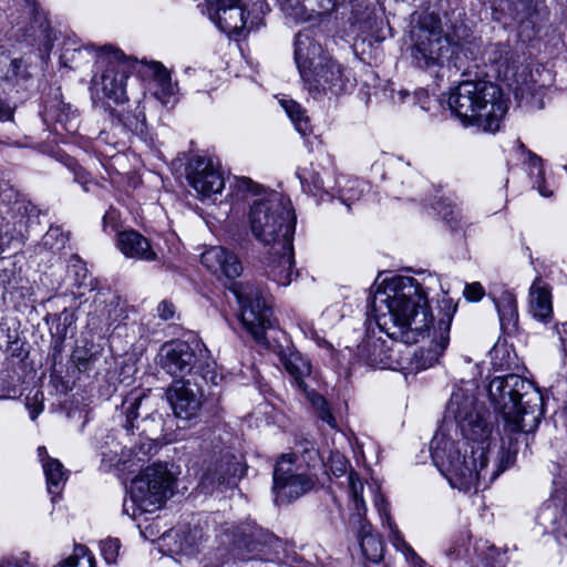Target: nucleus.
Listing matches in <instances>:
<instances>
[{
  "label": "nucleus",
  "mask_w": 567,
  "mask_h": 567,
  "mask_svg": "<svg viewBox=\"0 0 567 567\" xmlns=\"http://www.w3.org/2000/svg\"><path fill=\"white\" fill-rule=\"evenodd\" d=\"M489 401L505 420L506 441L488 467L492 423L489 413L468 390H455L447 404L446 414L452 416L466 443L449 436L443 429L431 442V455L439 471L453 488L463 492L486 488L498 475L513 465L518 452L519 437L535 431L543 417L544 405L539 390L532 381L518 374L494 378L488 384Z\"/></svg>",
  "instance_id": "1"
},
{
  "label": "nucleus",
  "mask_w": 567,
  "mask_h": 567,
  "mask_svg": "<svg viewBox=\"0 0 567 567\" xmlns=\"http://www.w3.org/2000/svg\"><path fill=\"white\" fill-rule=\"evenodd\" d=\"M442 317L433 327V316L427 297L419 281L412 277L393 278L384 290H378L373 297L372 310L381 332L391 344L380 337L367 336L359 346L360 358L370 367L396 370L404 360L396 342L413 344L432 336L427 349L429 365L437 361L450 341V328L457 306L444 296L441 300Z\"/></svg>",
  "instance_id": "2"
},
{
  "label": "nucleus",
  "mask_w": 567,
  "mask_h": 567,
  "mask_svg": "<svg viewBox=\"0 0 567 567\" xmlns=\"http://www.w3.org/2000/svg\"><path fill=\"white\" fill-rule=\"evenodd\" d=\"M447 104L465 126H475L487 133L501 128L508 109L502 89L485 80L461 82L451 90Z\"/></svg>",
  "instance_id": "3"
},
{
  "label": "nucleus",
  "mask_w": 567,
  "mask_h": 567,
  "mask_svg": "<svg viewBox=\"0 0 567 567\" xmlns=\"http://www.w3.org/2000/svg\"><path fill=\"white\" fill-rule=\"evenodd\" d=\"M295 60L305 87L315 100L332 99L346 91L349 79L344 68L322 50L309 32H299Z\"/></svg>",
  "instance_id": "4"
},
{
  "label": "nucleus",
  "mask_w": 567,
  "mask_h": 567,
  "mask_svg": "<svg viewBox=\"0 0 567 567\" xmlns=\"http://www.w3.org/2000/svg\"><path fill=\"white\" fill-rule=\"evenodd\" d=\"M248 224L252 236L265 246L288 248L293 241L296 216L290 200L277 192L250 204Z\"/></svg>",
  "instance_id": "5"
},
{
  "label": "nucleus",
  "mask_w": 567,
  "mask_h": 567,
  "mask_svg": "<svg viewBox=\"0 0 567 567\" xmlns=\"http://www.w3.org/2000/svg\"><path fill=\"white\" fill-rule=\"evenodd\" d=\"M484 59L494 68L497 79L506 82L519 105L532 110L544 107L546 86L537 83L527 65L516 64L509 45L489 44L484 51Z\"/></svg>",
  "instance_id": "6"
},
{
  "label": "nucleus",
  "mask_w": 567,
  "mask_h": 567,
  "mask_svg": "<svg viewBox=\"0 0 567 567\" xmlns=\"http://www.w3.org/2000/svg\"><path fill=\"white\" fill-rule=\"evenodd\" d=\"M158 364L169 375L217 384L215 363L210 360L207 348L196 342L190 344L182 340H173L163 344L158 352Z\"/></svg>",
  "instance_id": "7"
},
{
  "label": "nucleus",
  "mask_w": 567,
  "mask_h": 567,
  "mask_svg": "<svg viewBox=\"0 0 567 567\" xmlns=\"http://www.w3.org/2000/svg\"><path fill=\"white\" fill-rule=\"evenodd\" d=\"M175 477L165 464L155 463L144 468L130 485L132 517L153 513L173 495Z\"/></svg>",
  "instance_id": "8"
},
{
  "label": "nucleus",
  "mask_w": 567,
  "mask_h": 567,
  "mask_svg": "<svg viewBox=\"0 0 567 567\" xmlns=\"http://www.w3.org/2000/svg\"><path fill=\"white\" fill-rule=\"evenodd\" d=\"M412 62L420 69L442 66L452 47L458 43L443 35L441 21L434 16L424 17L412 31Z\"/></svg>",
  "instance_id": "9"
},
{
  "label": "nucleus",
  "mask_w": 567,
  "mask_h": 567,
  "mask_svg": "<svg viewBox=\"0 0 567 567\" xmlns=\"http://www.w3.org/2000/svg\"><path fill=\"white\" fill-rule=\"evenodd\" d=\"M230 291L239 303L243 326L257 342L266 344V330L272 327V312L261 292L250 282H233Z\"/></svg>",
  "instance_id": "10"
},
{
  "label": "nucleus",
  "mask_w": 567,
  "mask_h": 567,
  "mask_svg": "<svg viewBox=\"0 0 567 567\" xmlns=\"http://www.w3.org/2000/svg\"><path fill=\"white\" fill-rule=\"evenodd\" d=\"M97 63L102 74L95 83L101 86L104 97L115 104L127 101L125 82L134 69L133 61L116 49L102 47L97 52Z\"/></svg>",
  "instance_id": "11"
},
{
  "label": "nucleus",
  "mask_w": 567,
  "mask_h": 567,
  "mask_svg": "<svg viewBox=\"0 0 567 567\" xmlns=\"http://www.w3.org/2000/svg\"><path fill=\"white\" fill-rule=\"evenodd\" d=\"M316 486V478L305 467L297 463L295 454H282L274 470L272 489L277 502L295 501Z\"/></svg>",
  "instance_id": "12"
},
{
  "label": "nucleus",
  "mask_w": 567,
  "mask_h": 567,
  "mask_svg": "<svg viewBox=\"0 0 567 567\" xmlns=\"http://www.w3.org/2000/svg\"><path fill=\"white\" fill-rule=\"evenodd\" d=\"M244 472L245 468L236 454L229 447L220 449L214 452L213 460L203 474L202 484L206 488L233 487Z\"/></svg>",
  "instance_id": "13"
},
{
  "label": "nucleus",
  "mask_w": 567,
  "mask_h": 567,
  "mask_svg": "<svg viewBox=\"0 0 567 567\" xmlns=\"http://www.w3.org/2000/svg\"><path fill=\"white\" fill-rule=\"evenodd\" d=\"M203 382L194 378L177 380L167 389L166 398L176 417L190 420L202 408Z\"/></svg>",
  "instance_id": "14"
},
{
  "label": "nucleus",
  "mask_w": 567,
  "mask_h": 567,
  "mask_svg": "<svg viewBox=\"0 0 567 567\" xmlns=\"http://www.w3.org/2000/svg\"><path fill=\"white\" fill-rule=\"evenodd\" d=\"M187 179L192 187L203 197H212L219 194L225 181L221 173L214 166L210 159L196 157L188 165Z\"/></svg>",
  "instance_id": "15"
},
{
  "label": "nucleus",
  "mask_w": 567,
  "mask_h": 567,
  "mask_svg": "<svg viewBox=\"0 0 567 567\" xmlns=\"http://www.w3.org/2000/svg\"><path fill=\"white\" fill-rule=\"evenodd\" d=\"M210 19L223 32L237 35L241 34L244 31L250 32L251 30L258 29L261 23L260 17L258 14L251 16L250 12H246L241 2L219 12L212 13Z\"/></svg>",
  "instance_id": "16"
},
{
  "label": "nucleus",
  "mask_w": 567,
  "mask_h": 567,
  "mask_svg": "<svg viewBox=\"0 0 567 567\" xmlns=\"http://www.w3.org/2000/svg\"><path fill=\"white\" fill-rule=\"evenodd\" d=\"M200 261L214 275H221L229 279L241 274L243 267L238 257L221 246H212L200 256Z\"/></svg>",
  "instance_id": "17"
},
{
  "label": "nucleus",
  "mask_w": 567,
  "mask_h": 567,
  "mask_svg": "<svg viewBox=\"0 0 567 567\" xmlns=\"http://www.w3.org/2000/svg\"><path fill=\"white\" fill-rule=\"evenodd\" d=\"M349 527L357 532L362 555L367 560L379 563L383 557V543L380 537L373 534L372 526L363 517V513L352 514L349 519Z\"/></svg>",
  "instance_id": "18"
},
{
  "label": "nucleus",
  "mask_w": 567,
  "mask_h": 567,
  "mask_svg": "<svg viewBox=\"0 0 567 567\" xmlns=\"http://www.w3.org/2000/svg\"><path fill=\"white\" fill-rule=\"evenodd\" d=\"M116 247L127 258L153 261L157 257L150 240L134 229L120 231L116 236Z\"/></svg>",
  "instance_id": "19"
},
{
  "label": "nucleus",
  "mask_w": 567,
  "mask_h": 567,
  "mask_svg": "<svg viewBox=\"0 0 567 567\" xmlns=\"http://www.w3.org/2000/svg\"><path fill=\"white\" fill-rule=\"evenodd\" d=\"M274 252L267 265V276L279 286H288L297 272L293 270V247H272Z\"/></svg>",
  "instance_id": "20"
},
{
  "label": "nucleus",
  "mask_w": 567,
  "mask_h": 567,
  "mask_svg": "<svg viewBox=\"0 0 567 567\" xmlns=\"http://www.w3.org/2000/svg\"><path fill=\"white\" fill-rule=\"evenodd\" d=\"M491 297L496 307L503 332L507 334L516 333L518 330V309L515 293L501 289L491 291Z\"/></svg>",
  "instance_id": "21"
},
{
  "label": "nucleus",
  "mask_w": 567,
  "mask_h": 567,
  "mask_svg": "<svg viewBox=\"0 0 567 567\" xmlns=\"http://www.w3.org/2000/svg\"><path fill=\"white\" fill-rule=\"evenodd\" d=\"M529 311L536 320L547 323L553 318L550 286L536 278L529 288Z\"/></svg>",
  "instance_id": "22"
},
{
  "label": "nucleus",
  "mask_w": 567,
  "mask_h": 567,
  "mask_svg": "<svg viewBox=\"0 0 567 567\" xmlns=\"http://www.w3.org/2000/svg\"><path fill=\"white\" fill-rule=\"evenodd\" d=\"M279 360L285 367V370L293 379L297 386L306 391L303 379L311 372V364L299 351L293 347H287L278 352Z\"/></svg>",
  "instance_id": "23"
},
{
  "label": "nucleus",
  "mask_w": 567,
  "mask_h": 567,
  "mask_svg": "<svg viewBox=\"0 0 567 567\" xmlns=\"http://www.w3.org/2000/svg\"><path fill=\"white\" fill-rule=\"evenodd\" d=\"M276 537L260 527H251L248 532H243L237 536L236 545L245 548L250 554L262 553L266 547L272 546Z\"/></svg>",
  "instance_id": "24"
},
{
  "label": "nucleus",
  "mask_w": 567,
  "mask_h": 567,
  "mask_svg": "<svg viewBox=\"0 0 567 567\" xmlns=\"http://www.w3.org/2000/svg\"><path fill=\"white\" fill-rule=\"evenodd\" d=\"M43 472L47 478L48 492L53 495L52 501H54L66 481V473L62 463L52 457L43 461Z\"/></svg>",
  "instance_id": "25"
},
{
  "label": "nucleus",
  "mask_w": 567,
  "mask_h": 567,
  "mask_svg": "<svg viewBox=\"0 0 567 567\" xmlns=\"http://www.w3.org/2000/svg\"><path fill=\"white\" fill-rule=\"evenodd\" d=\"M148 399L147 392L143 390L131 391L122 402V413L125 414L124 427L127 432L134 429V421L138 416L137 410L141 408L143 401Z\"/></svg>",
  "instance_id": "26"
},
{
  "label": "nucleus",
  "mask_w": 567,
  "mask_h": 567,
  "mask_svg": "<svg viewBox=\"0 0 567 567\" xmlns=\"http://www.w3.org/2000/svg\"><path fill=\"white\" fill-rule=\"evenodd\" d=\"M153 70L156 85L155 95L163 104H167L176 92V85L172 83L169 73L162 64L155 63Z\"/></svg>",
  "instance_id": "27"
},
{
  "label": "nucleus",
  "mask_w": 567,
  "mask_h": 567,
  "mask_svg": "<svg viewBox=\"0 0 567 567\" xmlns=\"http://www.w3.org/2000/svg\"><path fill=\"white\" fill-rule=\"evenodd\" d=\"M280 103L290 120L293 122L296 130L301 135L309 134L311 131L309 118L305 115V110L301 105L293 100H281Z\"/></svg>",
  "instance_id": "28"
},
{
  "label": "nucleus",
  "mask_w": 567,
  "mask_h": 567,
  "mask_svg": "<svg viewBox=\"0 0 567 567\" xmlns=\"http://www.w3.org/2000/svg\"><path fill=\"white\" fill-rule=\"evenodd\" d=\"M60 567H95V559L83 545H76L74 553Z\"/></svg>",
  "instance_id": "29"
},
{
  "label": "nucleus",
  "mask_w": 567,
  "mask_h": 567,
  "mask_svg": "<svg viewBox=\"0 0 567 567\" xmlns=\"http://www.w3.org/2000/svg\"><path fill=\"white\" fill-rule=\"evenodd\" d=\"M348 482H349L350 494H351V497L353 499L354 507H355L354 514L363 513V516H364L365 512H367V507H365V503H364V499L362 496L363 483L360 481L358 475L353 472H351L349 474Z\"/></svg>",
  "instance_id": "30"
},
{
  "label": "nucleus",
  "mask_w": 567,
  "mask_h": 567,
  "mask_svg": "<svg viewBox=\"0 0 567 567\" xmlns=\"http://www.w3.org/2000/svg\"><path fill=\"white\" fill-rule=\"evenodd\" d=\"M363 182L359 179L348 181L347 184L340 190V198L348 207L350 203L358 200L363 193Z\"/></svg>",
  "instance_id": "31"
},
{
  "label": "nucleus",
  "mask_w": 567,
  "mask_h": 567,
  "mask_svg": "<svg viewBox=\"0 0 567 567\" xmlns=\"http://www.w3.org/2000/svg\"><path fill=\"white\" fill-rule=\"evenodd\" d=\"M434 209L447 224L451 226L456 225L458 209L455 206H452L450 202L446 199H441L436 203Z\"/></svg>",
  "instance_id": "32"
},
{
  "label": "nucleus",
  "mask_w": 567,
  "mask_h": 567,
  "mask_svg": "<svg viewBox=\"0 0 567 567\" xmlns=\"http://www.w3.org/2000/svg\"><path fill=\"white\" fill-rule=\"evenodd\" d=\"M121 548V543L117 538H106L101 542V553L107 564L116 561Z\"/></svg>",
  "instance_id": "33"
},
{
  "label": "nucleus",
  "mask_w": 567,
  "mask_h": 567,
  "mask_svg": "<svg viewBox=\"0 0 567 567\" xmlns=\"http://www.w3.org/2000/svg\"><path fill=\"white\" fill-rule=\"evenodd\" d=\"M66 243V236L59 227H51L43 236V245L50 249H60Z\"/></svg>",
  "instance_id": "34"
},
{
  "label": "nucleus",
  "mask_w": 567,
  "mask_h": 567,
  "mask_svg": "<svg viewBox=\"0 0 567 567\" xmlns=\"http://www.w3.org/2000/svg\"><path fill=\"white\" fill-rule=\"evenodd\" d=\"M43 393L40 391H37L33 395V398H27V409L29 410L31 420H35L38 415L43 411Z\"/></svg>",
  "instance_id": "35"
},
{
  "label": "nucleus",
  "mask_w": 567,
  "mask_h": 567,
  "mask_svg": "<svg viewBox=\"0 0 567 567\" xmlns=\"http://www.w3.org/2000/svg\"><path fill=\"white\" fill-rule=\"evenodd\" d=\"M72 360L78 367L79 371L85 372L91 369L93 358L92 355L87 357L85 350L76 349L72 353Z\"/></svg>",
  "instance_id": "36"
},
{
  "label": "nucleus",
  "mask_w": 567,
  "mask_h": 567,
  "mask_svg": "<svg viewBox=\"0 0 567 567\" xmlns=\"http://www.w3.org/2000/svg\"><path fill=\"white\" fill-rule=\"evenodd\" d=\"M463 293L468 301H480L485 295V290L480 282H472L465 286Z\"/></svg>",
  "instance_id": "37"
},
{
  "label": "nucleus",
  "mask_w": 567,
  "mask_h": 567,
  "mask_svg": "<svg viewBox=\"0 0 567 567\" xmlns=\"http://www.w3.org/2000/svg\"><path fill=\"white\" fill-rule=\"evenodd\" d=\"M34 19H35V22L39 23L40 34L38 37L42 38L43 41L45 42V44H50L52 42V38H51V29L49 27L48 20L44 17H40L38 14H35Z\"/></svg>",
  "instance_id": "38"
},
{
  "label": "nucleus",
  "mask_w": 567,
  "mask_h": 567,
  "mask_svg": "<svg viewBox=\"0 0 567 567\" xmlns=\"http://www.w3.org/2000/svg\"><path fill=\"white\" fill-rule=\"evenodd\" d=\"M301 183L303 186L307 185L310 192L321 190L324 188V183L318 173H312L310 178H301Z\"/></svg>",
  "instance_id": "39"
},
{
  "label": "nucleus",
  "mask_w": 567,
  "mask_h": 567,
  "mask_svg": "<svg viewBox=\"0 0 567 567\" xmlns=\"http://www.w3.org/2000/svg\"><path fill=\"white\" fill-rule=\"evenodd\" d=\"M110 144L111 143L109 142V134L105 132H101L99 136L95 138L94 148L102 156L113 157V154H109L107 152L104 151V147H109Z\"/></svg>",
  "instance_id": "40"
},
{
  "label": "nucleus",
  "mask_w": 567,
  "mask_h": 567,
  "mask_svg": "<svg viewBox=\"0 0 567 567\" xmlns=\"http://www.w3.org/2000/svg\"><path fill=\"white\" fill-rule=\"evenodd\" d=\"M236 188L243 193L257 194L259 186L248 177H240L236 181Z\"/></svg>",
  "instance_id": "41"
},
{
  "label": "nucleus",
  "mask_w": 567,
  "mask_h": 567,
  "mask_svg": "<svg viewBox=\"0 0 567 567\" xmlns=\"http://www.w3.org/2000/svg\"><path fill=\"white\" fill-rule=\"evenodd\" d=\"M157 313L163 320H169L174 318L175 306L169 301H162L157 307Z\"/></svg>",
  "instance_id": "42"
},
{
  "label": "nucleus",
  "mask_w": 567,
  "mask_h": 567,
  "mask_svg": "<svg viewBox=\"0 0 567 567\" xmlns=\"http://www.w3.org/2000/svg\"><path fill=\"white\" fill-rule=\"evenodd\" d=\"M208 4L214 9V12H219L228 7L238 4L241 0H206Z\"/></svg>",
  "instance_id": "43"
},
{
  "label": "nucleus",
  "mask_w": 567,
  "mask_h": 567,
  "mask_svg": "<svg viewBox=\"0 0 567 567\" xmlns=\"http://www.w3.org/2000/svg\"><path fill=\"white\" fill-rule=\"evenodd\" d=\"M318 415L319 417L326 422L327 424H329L331 427H336V419L334 416L332 415L330 409L328 405H326L323 409L319 410L318 411Z\"/></svg>",
  "instance_id": "44"
},
{
  "label": "nucleus",
  "mask_w": 567,
  "mask_h": 567,
  "mask_svg": "<svg viewBox=\"0 0 567 567\" xmlns=\"http://www.w3.org/2000/svg\"><path fill=\"white\" fill-rule=\"evenodd\" d=\"M557 333L559 334L563 352L567 355V321L561 323L560 328L557 329Z\"/></svg>",
  "instance_id": "45"
},
{
  "label": "nucleus",
  "mask_w": 567,
  "mask_h": 567,
  "mask_svg": "<svg viewBox=\"0 0 567 567\" xmlns=\"http://www.w3.org/2000/svg\"><path fill=\"white\" fill-rule=\"evenodd\" d=\"M312 405L316 408L317 412L328 405L327 401L323 396L317 393H312L310 396Z\"/></svg>",
  "instance_id": "46"
},
{
  "label": "nucleus",
  "mask_w": 567,
  "mask_h": 567,
  "mask_svg": "<svg viewBox=\"0 0 567 567\" xmlns=\"http://www.w3.org/2000/svg\"><path fill=\"white\" fill-rule=\"evenodd\" d=\"M21 60L13 59L10 62V69L7 71L6 78L10 80L12 76H16L18 74L19 69L21 68Z\"/></svg>",
  "instance_id": "47"
},
{
  "label": "nucleus",
  "mask_w": 567,
  "mask_h": 567,
  "mask_svg": "<svg viewBox=\"0 0 567 567\" xmlns=\"http://www.w3.org/2000/svg\"><path fill=\"white\" fill-rule=\"evenodd\" d=\"M317 456H318V452L316 451V449L311 447V449L303 450L302 457L305 458V461L307 462L308 465H309L310 461H316Z\"/></svg>",
  "instance_id": "48"
},
{
  "label": "nucleus",
  "mask_w": 567,
  "mask_h": 567,
  "mask_svg": "<svg viewBox=\"0 0 567 567\" xmlns=\"http://www.w3.org/2000/svg\"><path fill=\"white\" fill-rule=\"evenodd\" d=\"M11 117V111L0 102V121H6Z\"/></svg>",
  "instance_id": "49"
},
{
  "label": "nucleus",
  "mask_w": 567,
  "mask_h": 567,
  "mask_svg": "<svg viewBox=\"0 0 567 567\" xmlns=\"http://www.w3.org/2000/svg\"><path fill=\"white\" fill-rule=\"evenodd\" d=\"M72 269L74 272L79 276L81 271L84 272L83 277H85L86 269L84 265L81 261H78L76 264L72 265Z\"/></svg>",
  "instance_id": "50"
},
{
  "label": "nucleus",
  "mask_w": 567,
  "mask_h": 567,
  "mask_svg": "<svg viewBox=\"0 0 567 567\" xmlns=\"http://www.w3.org/2000/svg\"><path fill=\"white\" fill-rule=\"evenodd\" d=\"M38 455H39V457L41 458V462H42V463H43V461H47V460H48V457H50V456L48 455L47 449H45L44 446H40V447L38 449Z\"/></svg>",
  "instance_id": "51"
},
{
  "label": "nucleus",
  "mask_w": 567,
  "mask_h": 567,
  "mask_svg": "<svg viewBox=\"0 0 567 567\" xmlns=\"http://www.w3.org/2000/svg\"><path fill=\"white\" fill-rule=\"evenodd\" d=\"M530 161L535 166L542 164V158L535 154H530Z\"/></svg>",
  "instance_id": "52"
},
{
  "label": "nucleus",
  "mask_w": 567,
  "mask_h": 567,
  "mask_svg": "<svg viewBox=\"0 0 567 567\" xmlns=\"http://www.w3.org/2000/svg\"><path fill=\"white\" fill-rule=\"evenodd\" d=\"M0 567H17L14 564H12V561L10 560H6V561H2Z\"/></svg>",
  "instance_id": "53"
},
{
  "label": "nucleus",
  "mask_w": 567,
  "mask_h": 567,
  "mask_svg": "<svg viewBox=\"0 0 567 567\" xmlns=\"http://www.w3.org/2000/svg\"><path fill=\"white\" fill-rule=\"evenodd\" d=\"M538 190L542 196L547 197L551 195V193H547L542 186H538Z\"/></svg>",
  "instance_id": "54"
},
{
  "label": "nucleus",
  "mask_w": 567,
  "mask_h": 567,
  "mask_svg": "<svg viewBox=\"0 0 567 567\" xmlns=\"http://www.w3.org/2000/svg\"><path fill=\"white\" fill-rule=\"evenodd\" d=\"M75 179L81 183L85 182V178H84V176H82V173H75Z\"/></svg>",
  "instance_id": "55"
},
{
  "label": "nucleus",
  "mask_w": 567,
  "mask_h": 567,
  "mask_svg": "<svg viewBox=\"0 0 567 567\" xmlns=\"http://www.w3.org/2000/svg\"><path fill=\"white\" fill-rule=\"evenodd\" d=\"M61 316H64V321L66 322L70 318V322L72 321V316L69 315L65 310L61 313Z\"/></svg>",
  "instance_id": "56"
},
{
  "label": "nucleus",
  "mask_w": 567,
  "mask_h": 567,
  "mask_svg": "<svg viewBox=\"0 0 567 567\" xmlns=\"http://www.w3.org/2000/svg\"><path fill=\"white\" fill-rule=\"evenodd\" d=\"M104 151L107 152L109 154L114 155V146L112 144H110L109 147H104Z\"/></svg>",
  "instance_id": "57"
},
{
  "label": "nucleus",
  "mask_w": 567,
  "mask_h": 567,
  "mask_svg": "<svg viewBox=\"0 0 567 567\" xmlns=\"http://www.w3.org/2000/svg\"><path fill=\"white\" fill-rule=\"evenodd\" d=\"M506 202H507V200H506V199H504V200H503V203L501 204V206L495 207V208H494V213H496V212L501 210L503 207H505V206H506Z\"/></svg>",
  "instance_id": "58"
},
{
  "label": "nucleus",
  "mask_w": 567,
  "mask_h": 567,
  "mask_svg": "<svg viewBox=\"0 0 567 567\" xmlns=\"http://www.w3.org/2000/svg\"><path fill=\"white\" fill-rule=\"evenodd\" d=\"M123 508H124V512H125V513L130 514V513H128L130 505H128V503H127V502H125V503H124Z\"/></svg>",
  "instance_id": "59"
},
{
  "label": "nucleus",
  "mask_w": 567,
  "mask_h": 567,
  "mask_svg": "<svg viewBox=\"0 0 567 567\" xmlns=\"http://www.w3.org/2000/svg\"><path fill=\"white\" fill-rule=\"evenodd\" d=\"M300 1H301V0H296V4H295V6H292V8H293V9H298V8H299V6H300Z\"/></svg>",
  "instance_id": "60"
},
{
  "label": "nucleus",
  "mask_w": 567,
  "mask_h": 567,
  "mask_svg": "<svg viewBox=\"0 0 567 567\" xmlns=\"http://www.w3.org/2000/svg\"><path fill=\"white\" fill-rule=\"evenodd\" d=\"M68 52H69V50H68V49H65V50H64V53L62 54V58H63V59H68Z\"/></svg>",
  "instance_id": "61"
},
{
  "label": "nucleus",
  "mask_w": 567,
  "mask_h": 567,
  "mask_svg": "<svg viewBox=\"0 0 567 567\" xmlns=\"http://www.w3.org/2000/svg\"><path fill=\"white\" fill-rule=\"evenodd\" d=\"M337 471L343 472L344 471V464L341 463V467H337Z\"/></svg>",
  "instance_id": "62"
},
{
  "label": "nucleus",
  "mask_w": 567,
  "mask_h": 567,
  "mask_svg": "<svg viewBox=\"0 0 567 567\" xmlns=\"http://www.w3.org/2000/svg\"><path fill=\"white\" fill-rule=\"evenodd\" d=\"M142 125H143V122L141 123V126H142ZM138 126H140V124H138V123H136V124H135V126H134V130H138Z\"/></svg>",
  "instance_id": "63"
},
{
  "label": "nucleus",
  "mask_w": 567,
  "mask_h": 567,
  "mask_svg": "<svg viewBox=\"0 0 567 567\" xmlns=\"http://www.w3.org/2000/svg\"><path fill=\"white\" fill-rule=\"evenodd\" d=\"M538 174H539V175H543V169H542V167L539 168Z\"/></svg>",
  "instance_id": "64"
}]
</instances>
